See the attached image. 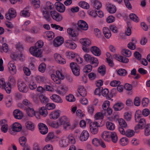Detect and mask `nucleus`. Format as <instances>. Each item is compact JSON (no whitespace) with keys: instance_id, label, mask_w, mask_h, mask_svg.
<instances>
[{"instance_id":"obj_1","label":"nucleus","mask_w":150,"mask_h":150,"mask_svg":"<svg viewBox=\"0 0 150 150\" xmlns=\"http://www.w3.org/2000/svg\"><path fill=\"white\" fill-rule=\"evenodd\" d=\"M51 78L55 83L59 84L61 83V80L64 79V76L61 72L59 71H57L56 72V75L52 74Z\"/></svg>"},{"instance_id":"obj_2","label":"nucleus","mask_w":150,"mask_h":150,"mask_svg":"<svg viewBox=\"0 0 150 150\" xmlns=\"http://www.w3.org/2000/svg\"><path fill=\"white\" fill-rule=\"evenodd\" d=\"M21 129V125L18 123L15 122L13 125L12 128L9 129L8 132L10 134L14 135L16 132H20Z\"/></svg>"},{"instance_id":"obj_3","label":"nucleus","mask_w":150,"mask_h":150,"mask_svg":"<svg viewBox=\"0 0 150 150\" xmlns=\"http://www.w3.org/2000/svg\"><path fill=\"white\" fill-rule=\"evenodd\" d=\"M29 51L30 53L34 56L38 58H41L42 57V50L41 49L31 47L29 49Z\"/></svg>"},{"instance_id":"obj_4","label":"nucleus","mask_w":150,"mask_h":150,"mask_svg":"<svg viewBox=\"0 0 150 150\" xmlns=\"http://www.w3.org/2000/svg\"><path fill=\"white\" fill-rule=\"evenodd\" d=\"M102 126V125L99 123V122L95 121L91 122L89 127L91 133L94 134H97L98 130V127Z\"/></svg>"},{"instance_id":"obj_5","label":"nucleus","mask_w":150,"mask_h":150,"mask_svg":"<svg viewBox=\"0 0 150 150\" xmlns=\"http://www.w3.org/2000/svg\"><path fill=\"white\" fill-rule=\"evenodd\" d=\"M17 84L18 89L20 92L24 93L27 92L28 88L23 81L21 80H18Z\"/></svg>"},{"instance_id":"obj_6","label":"nucleus","mask_w":150,"mask_h":150,"mask_svg":"<svg viewBox=\"0 0 150 150\" xmlns=\"http://www.w3.org/2000/svg\"><path fill=\"white\" fill-rule=\"evenodd\" d=\"M50 14L52 18L57 22H60L62 20V15L56 11H51Z\"/></svg>"},{"instance_id":"obj_7","label":"nucleus","mask_w":150,"mask_h":150,"mask_svg":"<svg viewBox=\"0 0 150 150\" xmlns=\"http://www.w3.org/2000/svg\"><path fill=\"white\" fill-rule=\"evenodd\" d=\"M138 122L139 123L135 127V130L136 133L139 132V129H143L146 126V121L144 118L140 119Z\"/></svg>"},{"instance_id":"obj_8","label":"nucleus","mask_w":150,"mask_h":150,"mask_svg":"<svg viewBox=\"0 0 150 150\" xmlns=\"http://www.w3.org/2000/svg\"><path fill=\"white\" fill-rule=\"evenodd\" d=\"M16 16V11L13 8L9 9L8 12L5 14V18L8 20H11L12 19L15 18Z\"/></svg>"},{"instance_id":"obj_9","label":"nucleus","mask_w":150,"mask_h":150,"mask_svg":"<svg viewBox=\"0 0 150 150\" xmlns=\"http://www.w3.org/2000/svg\"><path fill=\"white\" fill-rule=\"evenodd\" d=\"M58 123L60 125H63L64 128L66 129L67 127L70 126V123L67 121V118L66 116H63L59 119Z\"/></svg>"},{"instance_id":"obj_10","label":"nucleus","mask_w":150,"mask_h":150,"mask_svg":"<svg viewBox=\"0 0 150 150\" xmlns=\"http://www.w3.org/2000/svg\"><path fill=\"white\" fill-rule=\"evenodd\" d=\"M77 25L80 29L84 30H87L88 28L87 23L84 21L80 20L78 22Z\"/></svg>"},{"instance_id":"obj_11","label":"nucleus","mask_w":150,"mask_h":150,"mask_svg":"<svg viewBox=\"0 0 150 150\" xmlns=\"http://www.w3.org/2000/svg\"><path fill=\"white\" fill-rule=\"evenodd\" d=\"M92 144L95 146H98L100 145L103 148H105L106 145L101 140L97 138L93 139L92 141Z\"/></svg>"},{"instance_id":"obj_12","label":"nucleus","mask_w":150,"mask_h":150,"mask_svg":"<svg viewBox=\"0 0 150 150\" xmlns=\"http://www.w3.org/2000/svg\"><path fill=\"white\" fill-rule=\"evenodd\" d=\"M40 132L43 134H45L48 132V129L47 127L43 123H40L38 125Z\"/></svg>"},{"instance_id":"obj_13","label":"nucleus","mask_w":150,"mask_h":150,"mask_svg":"<svg viewBox=\"0 0 150 150\" xmlns=\"http://www.w3.org/2000/svg\"><path fill=\"white\" fill-rule=\"evenodd\" d=\"M64 42V38L61 37H57L53 41L54 45L56 47H58L63 44Z\"/></svg>"},{"instance_id":"obj_14","label":"nucleus","mask_w":150,"mask_h":150,"mask_svg":"<svg viewBox=\"0 0 150 150\" xmlns=\"http://www.w3.org/2000/svg\"><path fill=\"white\" fill-rule=\"evenodd\" d=\"M57 10L61 13H63L65 10V8L64 5L59 2H56L54 4Z\"/></svg>"},{"instance_id":"obj_15","label":"nucleus","mask_w":150,"mask_h":150,"mask_svg":"<svg viewBox=\"0 0 150 150\" xmlns=\"http://www.w3.org/2000/svg\"><path fill=\"white\" fill-rule=\"evenodd\" d=\"M89 136L88 132L86 130H83L81 132L79 137L80 140L81 141H85L87 140Z\"/></svg>"},{"instance_id":"obj_16","label":"nucleus","mask_w":150,"mask_h":150,"mask_svg":"<svg viewBox=\"0 0 150 150\" xmlns=\"http://www.w3.org/2000/svg\"><path fill=\"white\" fill-rule=\"evenodd\" d=\"M91 51L94 55L99 56L101 54V51L100 49L96 46H93L91 48Z\"/></svg>"},{"instance_id":"obj_17","label":"nucleus","mask_w":150,"mask_h":150,"mask_svg":"<svg viewBox=\"0 0 150 150\" xmlns=\"http://www.w3.org/2000/svg\"><path fill=\"white\" fill-rule=\"evenodd\" d=\"M54 59L56 61L61 64H64L66 63L65 60L62 57L61 55L58 53H55L54 55Z\"/></svg>"},{"instance_id":"obj_18","label":"nucleus","mask_w":150,"mask_h":150,"mask_svg":"<svg viewBox=\"0 0 150 150\" xmlns=\"http://www.w3.org/2000/svg\"><path fill=\"white\" fill-rule=\"evenodd\" d=\"M8 67L11 74L14 75L16 73V66L13 61L10 62L8 64Z\"/></svg>"},{"instance_id":"obj_19","label":"nucleus","mask_w":150,"mask_h":150,"mask_svg":"<svg viewBox=\"0 0 150 150\" xmlns=\"http://www.w3.org/2000/svg\"><path fill=\"white\" fill-rule=\"evenodd\" d=\"M60 115L59 110H57L52 112L50 114V117L51 119L55 120L58 118Z\"/></svg>"},{"instance_id":"obj_20","label":"nucleus","mask_w":150,"mask_h":150,"mask_svg":"<svg viewBox=\"0 0 150 150\" xmlns=\"http://www.w3.org/2000/svg\"><path fill=\"white\" fill-rule=\"evenodd\" d=\"M103 31L106 38L108 39L110 38L111 36V33L108 28L106 27H103Z\"/></svg>"},{"instance_id":"obj_21","label":"nucleus","mask_w":150,"mask_h":150,"mask_svg":"<svg viewBox=\"0 0 150 150\" xmlns=\"http://www.w3.org/2000/svg\"><path fill=\"white\" fill-rule=\"evenodd\" d=\"M107 8L108 11L110 13H115L117 11L116 7L111 4H107Z\"/></svg>"},{"instance_id":"obj_22","label":"nucleus","mask_w":150,"mask_h":150,"mask_svg":"<svg viewBox=\"0 0 150 150\" xmlns=\"http://www.w3.org/2000/svg\"><path fill=\"white\" fill-rule=\"evenodd\" d=\"M51 99L54 102L59 103H62V100L60 96L56 94H53L50 97Z\"/></svg>"},{"instance_id":"obj_23","label":"nucleus","mask_w":150,"mask_h":150,"mask_svg":"<svg viewBox=\"0 0 150 150\" xmlns=\"http://www.w3.org/2000/svg\"><path fill=\"white\" fill-rule=\"evenodd\" d=\"M91 2L93 7L95 8V10H98L102 6L101 4L97 0H91Z\"/></svg>"},{"instance_id":"obj_24","label":"nucleus","mask_w":150,"mask_h":150,"mask_svg":"<svg viewBox=\"0 0 150 150\" xmlns=\"http://www.w3.org/2000/svg\"><path fill=\"white\" fill-rule=\"evenodd\" d=\"M42 11L44 18L46 21H50L51 18L48 11L45 10V9H42Z\"/></svg>"},{"instance_id":"obj_25","label":"nucleus","mask_w":150,"mask_h":150,"mask_svg":"<svg viewBox=\"0 0 150 150\" xmlns=\"http://www.w3.org/2000/svg\"><path fill=\"white\" fill-rule=\"evenodd\" d=\"M13 115L14 117L17 119H21L23 117V113L19 110H15L13 112Z\"/></svg>"},{"instance_id":"obj_26","label":"nucleus","mask_w":150,"mask_h":150,"mask_svg":"<svg viewBox=\"0 0 150 150\" xmlns=\"http://www.w3.org/2000/svg\"><path fill=\"white\" fill-rule=\"evenodd\" d=\"M44 34L45 37L50 40H52L55 37L54 33L51 31H47L44 33Z\"/></svg>"},{"instance_id":"obj_27","label":"nucleus","mask_w":150,"mask_h":150,"mask_svg":"<svg viewBox=\"0 0 150 150\" xmlns=\"http://www.w3.org/2000/svg\"><path fill=\"white\" fill-rule=\"evenodd\" d=\"M94 117L96 120H99V123L101 124L102 120L104 118L103 113L100 112H97L95 115Z\"/></svg>"},{"instance_id":"obj_28","label":"nucleus","mask_w":150,"mask_h":150,"mask_svg":"<svg viewBox=\"0 0 150 150\" xmlns=\"http://www.w3.org/2000/svg\"><path fill=\"white\" fill-rule=\"evenodd\" d=\"M78 92L80 95L84 97L87 95L86 91L83 86H80L78 89Z\"/></svg>"},{"instance_id":"obj_29","label":"nucleus","mask_w":150,"mask_h":150,"mask_svg":"<svg viewBox=\"0 0 150 150\" xmlns=\"http://www.w3.org/2000/svg\"><path fill=\"white\" fill-rule=\"evenodd\" d=\"M20 15L21 16L24 17H29L30 15V13L28 8H25L20 13Z\"/></svg>"},{"instance_id":"obj_30","label":"nucleus","mask_w":150,"mask_h":150,"mask_svg":"<svg viewBox=\"0 0 150 150\" xmlns=\"http://www.w3.org/2000/svg\"><path fill=\"white\" fill-rule=\"evenodd\" d=\"M102 137L105 141L109 142L110 140V136L108 132L104 131L102 135Z\"/></svg>"},{"instance_id":"obj_31","label":"nucleus","mask_w":150,"mask_h":150,"mask_svg":"<svg viewBox=\"0 0 150 150\" xmlns=\"http://www.w3.org/2000/svg\"><path fill=\"white\" fill-rule=\"evenodd\" d=\"M124 107V105L122 103H117L115 104L113 108L115 111H119L121 110Z\"/></svg>"},{"instance_id":"obj_32","label":"nucleus","mask_w":150,"mask_h":150,"mask_svg":"<svg viewBox=\"0 0 150 150\" xmlns=\"http://www.w3.org/2000/svg\"><path fill=\"white\" fill-rule=\"evenodd\" d=\"M107 129L110 130H113L115 128V125L114 123L110 122H107L106 123Z\"/></svg>"},{"instance_id":"obj_33","label":"nucleus","mask_w":150,"mask_h":150,"mask_svg":"<svg viewBox=\"0 0 150 150\" xmlns=\"http://www.w3.org/2000/svg\"><path fill=\"white\" fill-rule=\"evenodd\" d=\"M80 42L83 46H88L91 44V41L86 38L81 39Z\"/></svg>"},{"instance_id":"obj_34","label":"nucleus","mask_w":150,"mask_h":150,"mask_svg":"<svg viewBox=\"0 0 150 150\" xmlns=\"http://www.w3.org/2000/svg\"><path fill=\"white\" fill-rule=\"evenodd\" d=\"M39 113L40 115L45 117L48 114V112L46 108L44 107H42L39 110Z\"/></svg>"},{"instance_id":"obj_35","label":"nucleus","mask_w":150,"mask_h":150,"mask_svg":"<svg viewBox=\"0 0 150 150\" xmlns=\"http://www.w3.org/2000/svg\"><path fill=\"white\" fill-rule=\"evenodd\" d=\"M116 59L119 61L123 63H127L129 62V59L122 56L119 55L116 57Z\"/></svg>"},{"instance_id":"obj_36","label":"nucleus","mask_w":150,"mask_h":150,"mask_svg":"<svg viewBox=\"0 0 150 150\" xmlns=\"http://www.w3.org/2000/svg\"><path fill=\"white\" fill-rule=\"evenodd\" d=\"M78 4L79 6L85 9H88L90 7L89 4L85 1H80L79 3Z\"/></svg>"},{"instance_id":"obj_37","label":"nucleus","mask_w":150,"mask_h":150,"mask_svg":"<svg viewBox=\"0 0 150 150\" xmlns=\"http://www.w3.org/2000/svg\"><path fill=\"white\" fill-rule=\"evenodd\" d=\"M110 138H111L112 141L114 143H116L118 140V138L116 132H112L110 135Z\"/></svg>"},{"instance_id":"obj_38","label":"nucleus","mask_w":150,"mask_h":150,"mask_svg":"<svg viewBox=\"0 0 150 150\" xmlns=\"http://www.w3.org/2000/svg\"><path fill=\"white\" fill-rule=\"evenodd\" d=\"M105 67L104 65H102L99 67L98 69V72L102 76H104L105 74Z\"/></svg>"},{"instance_id":"obj_39","label":"nucleus","mask_w":150,"mask_h":150,"mask_svg":"<svg viewBox=\"0 0 150 150\" xmlns=\"http://www.w3.org/2000/svg\"><path fill=\"white\" fill-rule=\"evenodd\" d=\"M28 115L30 117H33L35 115V112L33 109L30 107L26 108L25 110Z\"/></svg>"},{"instance_id":"obj_40","label":"nucleus","mask_w":150,"mask_h":150,"mask_svg":"<svg viewBox=\"0 0 150 150\" xmlns=\"http://www.w3.org/2000/svg\"><path fill=\"white\" fill-rule=\"evenodd\" d=\"M67 57L69 59L75 58L77 54L71 51H67L66 53Z\"/></svg>"},{"instance_id":"obj_41","label":"nucleus","mask_w":150,"mask_h":150,"mask_svg":"<svg viewBox=\"0 0 150 150\" xmlns=\"http://www.w3.org/2000/svg\"><path fill=\"white\" fill-rule=\"evenodd\" d=\"M70 66L73 73L75 74L74 70L80 69L79 66L76 63L73 62L71 63Z\"/></svg>"},{"instance_id":"obj_42","label":"nucleus","mask_w":150,"mask_h":150,"mask_svg":"<svg viewBox=\"0 0 150 150\" xmlns=\"http://www.w3.org/2000/svg\"><path fill=\"white\" fill-rule=\"evenodd\" d=\"M89 63L92 64L93 67H96L98 66L99 63L97 59L93 57Z\"/></svg>"},{"instance_id":"obj_43","label":"nucleus","mask_w":150,"mask_h":150,"mask_svg":"<svg viewBox=\"0 0 150 150\" xmlns=\"http://www.w3.org/2000/svg\"><path fill=\"white\" fill-rule=\"evenodd\" d=\"M129 142V140L126 137L121 138L120 141V143L122 146H125Z\"/></svg>"},{"instance_id":"obj_44","label":"nucleus","mask_w":150,"mask_h":150,"mask_svg":"<svg viewBox=\"0 0 150 150\" xmlns=\"http://www.w3.org/2000/svg\"><path fill=\"white\" fill-rule=\"evenodd\" d=\"M54 8L53 4L50 2L48 1L46 3L45 6L42 8V9H45V10L48 11L49 9L52 10Z\"/></svg>"},{"instance_id":"obj_45","label":"nucleus","mask_w":150,"mask_h":150,"mask_svg":"<svg viewBox=\"0 0 150 150\" xmlns=\"http://www.w3.org/2000/svg\"><path fill=\"white\" fill-rule=\"evenodd\" d=\"M3 88L5 89L8 93H11V84L9 83H8L7 84L6 83Z\"/></svg>"},{"instance_id":"obj_46","label":"nucleus","mask_w":150,"mask_h":150,"mask_svg":"<svg viewBox=\"0 0 150 150\" xmlns=\"http://www.w3.org/2000/svg\"><path fill=\"white\" fill-rule=\"evenodd\" d=\"M69 144H74L76 143V140L72 134H70L67 138Z\"/></svg>"},{"instance_id":"obj_47","label":"nucleus","mask_w":150,"mask_h":150,"mask_svg":"<svg viewBox=\"0 0 150 150\" xmlns=\"http://www.w3.org/2000/svg\"><path fill=\"white\" fill-rule=\"evenodd\" d=\"M27 139L25 137H20L19 139V142L20 145L23 147L25 146L26 143Z\"/></svg>"},{"instance_id":"obj_48","label":"nucleus","mask_w":150,"mask_h":150,"mask_svg":"<svg viewBox=\"0 0 150 150\" xmlns=\"http://www.w3.org/2000/svg\"><path fill=\"white\" fill-rule=\"evenodd\" d=\"M92 69V66L90 64H88L85 66L83 71L85 73H88L91 71Z\"/></svg>"},{"instance_id":"obj_49","label":"nucleus","mask_w":150,"mask_h":150,"mask_svg":"<svg viewBox=\"0 0 150 150\" xmlns=\"http://www.w3.org/2000/svg\"><path fill=\"white\" fill-rule=\"evenodd\" d=\"M122 52L123 55L126 57H129L132 55L131 51L128 49H123L122 50Z\"/></svg>"},{"instance_id":"obj_50","label":"nucleus","mask_w":150,"mask_h":150,"mask_svg":"<svg viewBox=\"0 0 150 150\" xmlns=\"http://www.w3.org/2000/svg\"><path fill=\"white\" fill-rule=\"evenodd\" d=\"M39 30V28L35 26L31 28L29 30V32L32 34H36L38 33Z\"/></svg>"},{"instance_id":"obj_51","label":"nucleus","mask_w":150,"mask_h":150,"mask_svg":"<svg viewBox=\"0 0 150 150\" xmlns=\"http://www.w3.org/2000/svg\"><path fill=\"white\" fill-rule=\"evenodd\" d=\"M27 128L33 131L34 128V126L33 123L30 121H28L26 123Z\"/></svg>"},{"instance_id":"obj_52","label":"nucleus","mask_w":150,"mask_h":150,"mask_svg":"<svg viewBox=\"0 0 150 150\" xmlns=\"http://www.w3.org/2000/svg\"><path fill=\"white\" fill-rule=\"evenodd\" d=\"M67 33L72 37H74L76 36V34L74 33V30L71 28H69L67 29Z\"/></svg>"},{"instance_id":"obj_53","label":"nucleus","mask_w":150,"mask_h":150,"mask_svg":"<svg viewBox=\"0 0 150 150\" xmlns=\"http://www.w3.org/2000/svg\"><path fill=\"white\" fill-rule=\"evenodd\" d=\"M44 45V43L41 40H39L36 42L35 44V45L33 47L38 48L40 49Z\"/></svg>"},{"instance_id":"obj_54","label":"nucleus","mask_w":150,"mask_h":150,"mask_svg":"<svg viewBox=\"0 0 150 150\" xmlns=\"http://www.w3.org/2000/svg\"><path fill=\"white\" fill-rule=\"evenodd\" d=\"M134 132L133 130L128 129L126 130L125 134L127 137H130L134 135Z\"/></svg>"},{"instance_id":"obj_55","label":"nucleus","mask_w":150,"mask_h":150,"mask_svg":"<svg viewBox=\"0 0 150 150\" xmlns=\"http://www.w3.org/2000/svg\"><path fill=\"white\" fill-rule=\"evenodd\" d=\"M118 122L120 126H122L124 128H126L127 124L125 120L123 119L120 118L118 119Z\"/></svg>"},{"instance_id":"obj_56","label":"nucleus","mask_w":150,"mask_h":150,"mask_svg":"<svg viewBox=\"0 0 150 150\" xmlns=\"http://www.w3.org/2000/svg\"><path fill=\"white\" fill-rule=\"evenodd\" d=\"M129 17L131 19L136 22H137L139 21V18L135 14H131L129 15Z\"/></svg>"},{"instance_id":"obj_57","label":"nucleus","mask_w":150,"mask_h":150,"mask_svg":"<svg viewBox=\"0 0 150 150\" xmlns=\"http://www.w3.org/2000/svg\"><path fill=\"white\" fill-rule=\"evenodd\" d=\"M33 6L35 8L40 7V1L39 0H31Z\"/></svg>"},{"instance_id":"obj_58","label":"nucleus","mask_w":150,"mask_h":150,"mask_svg":"<svg viewBox=\"0 0 150 150\" xmlns=\"http://www.w3.org/2000/svg\"><path fill=\"white\" fill-rule=\"evenodd\" d=\"M39 98L42 103H46L48 101V99L46 96L43 95H40Z\"/></svg>"},{"instance_id":"obj_59","label":"nucleus","mask_w":150,"mask_h":150,"mask_svg":"<svg viewBox=\"0 0 150 150\" xmlns=\"http://www.w3.org/2000/svg\"><path fill=\"white\" fill-rule=\"evenodd\" d=\"M144 134L146 136H148L150 134V124H147L145 127Z\"/></svg>"},{"instance_id":"obj_60","label":"nucleus","mask_w":150,"mask_h":150,"mask_svg":"<svg viewBox=\"0 0 150 150\" xmlns=\"http://www.w3.org/2000/svg\"><path fill=\"white\" fill-rule=\"evenodd\" d=\"M149 103V99L146 98H143L142 101V104L144 107H146Z\"/></svg>"},{"instance_id":"obj_61","label":"nucleus","mask_w":150,"mask_h":150,"mask_svg":"<svg viewBox=\"0 0 150 150\" xmlns=\"http://www.w3.org/2000/svg\"><path fill=\"white\" fill-rule=\"evenodd\" d=\"M93 56L88 54H85L83 56L84 59L85 61L89 63Z\"/></svg>"},{"instance_id":"obj_62","label":"nucleus","mask_w":150,"mask_h":150,"mask_svg":"<svg viewBox=\"0 0 150 150\" xmlns=\"http://www.w3.org/2000/svg\"><path fill=\"white\" fill-rule=\"evenodd\" d=\"M54 137V134L53 132H50L48 133L45 139V141L47 142L53 139Z\"/></svg>"},{"instance_id":"obj_63","label":"nucleus","mask_w":150,"mask_h":150,"mask_svg":"<svg viewBox=\"0 0 150 150\" xmlns=\"http://www.w3.org/2000/svg\"><path fill=\"white\" fill-rule=\"evenodd\" d=\"M66 98L67 101L70 102H74L75 100V98L72 94H70L69 96H67Z\"/></svg>"},{"instance_id":"obj_64","label":"nucleus","mask_w":150,"mask_h":150,"mask_svg":"<svg viewBox=\"0 0 150 150\" xmlns=\"http://www.w3.org/2000/svg\"><path fill=\"white\" fill-rule=\"evenodd\" d=\"M8 45L6 44H4L2 45L1 49V52H7L8 51Z\"/></svg>"}]
</instances>
